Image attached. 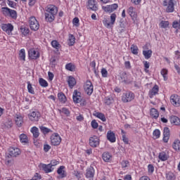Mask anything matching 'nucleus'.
Wrapping results in <instances>:
<instances>
[{
	"label": "nucleus",
	"mask_w": 180,
	"mask_h": 180,
	"mask_svg": "<svg viewBox=\"0 0 180 180\" xmlns=\"http://www.w3.org/2000/svg\"><path fill=\"white\" fill-rule=\"evenodd\" d=\"M131 51L132 54H135L136 56H137V54H139V47H137V46H136V45H131Z\"/></svg>",
	"instance_id": "obj_44"
},
{
	"label": "nucleus",
	"mask_w": 180,
	"mask_h": 180,
	"mask_svg": "<svg viewBox=\"0 0 180 180\" xmlns=\"http://www.w3.org/2000/svg\"><path fill=\"white\" fill-rule=\"evenodd\" d=\"M27 90L30 94L34 95V90L33 89V87L32 86V84H30V82H27Z\"/></svg>",
	"instance_id": "obj_49"
},
{
	"label": "nucleus",
	"mask_w": 180,
	"mask_h": 180,
	"mask_svg": "<svg viewBox=\"0 0 180 180\" xmlns=\"http://www.w3.org/2000/svg\"><path fill=\"white\" fill-rule=\"evenodd\" d=\"M84 89L87 95H92L94 92V85L92 82H91V81H86L84 85Z\"/></svg>",
	"instance_id": "obj_7"
},
{
	"label": "nucleus",
	"mask_w": 180,
	"mask_h": 180,
	"mask_svg": "<svg viewBox=\"0 0 180 180\" xmlns=\"http://www.w3.org/2000/svg\"><path fill=\"white\" fill-rule=\"evenodd\" d=\"M9 155L11 157H18V155H20V149L15 147H11L8 149Z\"/></svg>",
	"instance_id": "obj_13"
},
{
	"label": "nucleus",
	"mask_w": 180,
	"mask_h": 180,
	"mask_svg": "<svg viewBox=\"0 0 180 180\" xmlns=\"http://www.w3.org/2000/svg\"><path fill=\"white\" fill-rule=\"evenodd\" d=\"M58 98L61 103H65L67 102V97L63 93H58Z\"/></svg>",
	"instance_id": "obj_32"
},
{
	"label": "nucleus",
	"mask_w": 180,
	"mask_h": 180,
	"mask_svg": "<svg viewBox=\"0 0 180 180\" xmlns=\"http://www.w3.org/2000/svg\"><path fill=\"white\" fill-rule=\"evenodd\" d=\"M51 143L52 146H60L61 143V136L58 134H53L51 136Z\"/></svg>",
	"instance_id": "obj_6"
},
{
	"label": "nucleus",
	"mask_w": 180,
	"mask_h": 180,
	"mask_svg": "<svg viewBox=\"0 0 180 180\" xmlns=\"http://www.w3.org/2000/svg\"><path fill=\"white\" fill-rule=\"evenodd\" d=\"M159 88L158 86L155 85L151 91L149 92V96L150 98H153L155 95H157L158 94Z\"/></svg>",
	"instance_id": "obj_23"
},
{
	"label": "nucleus",
	"mask_w": 180,
	"mask_h": 180,
	"mask_svg": "<svg viewBox=\"0 0 180 180\" xmlns=\"http://www.w3.org/2000/svg\"><path fill=\"white\" fill-rule=\"evenodd\" d=\"M2 13L5 15V16H9V13L11 12V8L8 7H3L2 8Z\"/></svg>",
	"instance_id": "obj_48"
},
{
	"label": "nucleus",
	"mask_w": 180,
	"mask_h": 180,
	"mask_svg": "<svg viewBox=\"0 0 180 180\" xmlns=\"http://www.w3.org/2000/svg\"><path fill=\"white\" fill-rule=\"evenodd\" d=\"M102 157H103V161H105V162H109V161H110V159L112 158V155H110V153L108 152H104L103 153Z\"/></svg>",
	"instance_id": "obj_27"
},
{
	"label": "nucleus",
	"mask_w": 180,
	"mask_h": 180,
	"mask_svg": "<svg viewBox=\"0 0 180 180\" xmlns=\"http://www.w3.org/2000/svg\"><path fill=\"white\" fill-rule=\"evenodd\" d=\"M93 115L96 117H98V119L102 120V122H105L106 120V117H105V114L102 112H94Z\"/></svg>",
	"instance_id": "obj_29"
},
{
	"label": "nucleus",
	"mask_w": 180,
	"mask_h": 180,
	"mask_svg": "<svg viewBox=\"0 0 180 180\" xmlns=\"http://www.w3.org/2000/svg\"><path fill=\"white\" fill-rule=\"evenodd\" d=\"M150 116L153 119H158V116H160V113L158 112V110L155 108H151L150 109Z\"/></svg>",
	"instance_id": "obj_26"
},
{
	"label": "nucleus",
	"mask_w": 180,
	"mask_h": 180,
	"mask_svg": "<svg viewBox=\"0 0 180 180\" xmlns=\"http://www.w3.org/2000/svg\"><path fill=\"white\" fill-rule=\"evenodd\" d=\"M28 56L31 60H37V58L40 57V53H39V51H35L34 49H30L28 51Z\"/></svg>",
	"instance_id": "obj_11"
},
{
	"label": "nucleus",
	"mask_w": 180,
	"mask_h": 180,
	"mask_svg": "<svg viewBox=\"0 0 180 180\" xmlns=\"http://www.w3.org/2000/svg\"><path fill=\"white\" fill-rule=\"evenodd\" d=\"M102 9L103 11H104V12L108 13H112V9L110 8V6L108 5L106 6H102Z\"/></svg>",
	"instance_id": "obj_50"
},
{
	"label": "nucleus",
	"mask_w": 180,
	"mask_h": 180,
	"mask_svg": "<svg viewBox=\"0 0 180 180\" xmlns=\"http://www.w3.org/2000/svg\"><path fill=\"white\" fill-rule=\"evenodd\" d=\"M73 25H75V26H76L77 27H78V26H79V19L78 18H75L74 19H73Z\"/></svg>",
	"instance_id": "obj_56"
},
{
	"label": "nucleus",
	"mask_w": 180,
	"mask_h": 180,
	"mask_svg": "<svg viewBox=\"0 0 180 180\" xmlns=\"http://www.w3.org/2000/svg\"><path fill=\"white\" fill-rule=\"evenodd\" d=\"M8 4L11 6V8H15L16 6V3L12 1L8 0Z\"/></svg>",
	"instance_id": "obj_63"
},
{
	"label": "nucleus",
	"mask_w": 180,
	"mask_h": 180,
	"mask_svg": "<svg viewBox=\"0 0 180 180\" xmlns=\"http://www.w3.org/2000/svg\"><path fill=\"white\" fill-rule=\"evenodd\" d=\"M103 23L105 26V27H109L111 25V22H110L108 20H103Z\"/></svg>",
	"instance_id": "obj_61"
},
{
	"label": "nucleus",
	"mask_w": 180,
	"mask_h": 180,
	"mask_svg": "<svg viewBox=\"0 0 180 180\" xmlns=\"http://www.w3.org/2000/svg\"><path fill=\"white\" fill-rule=\"evenodd\" d=\"M175 0H165L163 1V6H167V9H166V12H167V13H172V12H174V11H175V4H174Z\"/></svg>",
	"instance_id": "obj_2"
},
{
	"label": "nucleus",
	"mask_w": 180,
	"mask_h": 180,
	"mask_svg": "<svg viewBox=\"0 0 180 180\" xmlns=\"http://www.w3.org/2000/svg\"><path fill=\"white\" fill-rule=\"evenodd\" d=\"M64 166H60L58 169V175H60V178H65V176H67V174H65V172L63 170L64 169Z\"/></svg>",
	"instance_id": "obj_28"
},
{
	"label": "nucleus",
	"mask_w": 180,
	"mask_h": 180,
	"mask_svg": "<svg viewBox=\"0 0 180 180\" xmlns=\"http://www.w3.org/2000/svg\"><path fill=\"white\" fill-rule=\"evenodd\" d=\"M110 8H111L112 12H114V11H116V9L119 8V5H117V4H114L110 5Z\"/></svg>",
	"instance_id": "obj_57"
},
{
	"label": "nucleus",
	"mask_w": 180,
	"mask_h": 180,
	"mask_svg": "<svg viewBox=\"0 0 180 180\" xmlns=\"http://www.w3.org/2000/svg\"><path fill=\"white\" fill-rule=\"evenodd\" d=\"M121 82H124V84H130V82H133V78L131 77V75L129 73H126V72H123L120 74Z\"/></svg>",
	"instance_id": "obj_5"
},
{
	"label": "nucleus",
	"mask_w": 180,
	"mask_h": 180,
	"mask_svg": "<svg viewBox=\"0 0 180 180\" xmlns=\"http://www.w3.org/2000/svg\"><path fill=\"white\" fill-rule=\"evenodd\" d=\"M170 102L173 106L179 107L180 105V96L174 94L170 96Z\"/></svg>",
	"instance_id": "obj_8"
},
{
	"label": "nucleus",
	"mask_w": 180,
	"mask_h": 180,
	"mask_svg": "<svg viewBox=\"0 0 180 180\" xmlns=\"http://www.w3.org/2000/svg\"><path fill=\"white\" fill-rule=\"evenodd\" d=\"M39 129L43 134H48L51 131V129L43 126L39 127Z\"/></svg>",
	"instance_id": "obj_40"
},
{
	"label": "nucleus",
	"mask_w": 180,
	"mask_h": 180,
	"mask_svg": "<svg viewBox=\"0 0 180 180\" xmlns=\"http://www.w3.org/2000/svg\"><path fill=\"white\" fill-rule=\"evenodd\" d=\"M160 73L164 78V81H167V79H168V77H167V75H168V70L167 69H163L161 70Z\"/></svg>",
	"instance_id": "obj_46"
},
{
	"label": "nucleus",
	"mask_w": 180,
	"mask_h": 180,
	"mask_svg": "<svg viewBox=\"0 0 180 180\" xmlns=\"http://www.w3.org/2000/svg\"><path fill=\"white\" fill-rule=\"evenodd\" d=\"M60 113H63V115H65V116L68 117L70 116V110L67 108H63L61 110H59Z\"/></svg>",
	"instance_id": "obj_43"
},
{
	"label": "nucleus",
	"mask_w": 180,
	"mask_h": 180,
	"mask_svg": "<svg viewBox=\"0 0 180 180\" xmlns=\"http://www.w3.org/2000/svg\"><path fill=\"white\" fill-rule=\"evenodd\" d=\"M58 12V8L57 6L54 5L47 6L45 11V20L51 23L56 19Z\"/></svg>",
	"instance_id": "obj_1"
},
{
	"label": "nucleus",
	"mask_w": 180,
	"mask_h": 180,
	"mask_svg": "<svg viewBox=\"0 0 180 180\" xmlns=\"http://www.w3.org/2000/svg\"><path fill=\"white\" fill-rule=\"evenodd\" d=\"M58 164H60L58 161H57L56 160H53L49 163V165L53 168V167H56V165H58Z\"/></svg>",
	"instance_id": "obj_55"
},
{
	"label": "nucleus",
	"mask_w": 180,
	"mask_h": 180,
	"mask_svg": "<svg viewBox=\"0 0 180 180\" xmlns=\"http://www.w3.org/2000/svg\"><path fill=\"white\" fill-rule=\"evenodd\" d=\"M116 17H117V15L115 13L111 14V15H110L111 25H115V22H116Z\"/></svg>",
	"instance_id": "obj_52"
},
{
	"label": "nucleus",
	"mask_w": 180,
	"mask_h": 180,
	"mask_svg": "<svg viewBox=\"0 0 180 180\" xmlns=\"http://www.w3.org/2000/svg\"><path fill=\"white\" fill-rule=\"evenodd\" d=\"M51 46L53 47V49H56L57 51L61 49V44H60L59 42L57 41V40H53L51 41Z\"/></svg>",
	"instance_id": "obj_34"
},
{
	"label": "nucleus",
	"mask_w": 180,
	"mask_h": 180,
	"mask_svg": "<svg viewBox=\"0 0 180 180\" xmlns=\"http://www.w3.org/2000/svg\"><path fill=\"white\" fill-rule=\"evenodd\" d=\"M163 141L164 143H168L169 140V128L165 127L163 131Z\"/></svg>",
	"instance_id": "obj_19"
},
{
	"label": "nucleus",
	"mask_w": 180,
	"mask_h": 180,
	"mask_svg": "<svg viewBox=\"0 0 180 180\" xmlns=\"http://www.w3.org/2000/svg\"><path fill=\"white\" fill-rule=\"evenodd\" d=\"M143 65L146 68L145 69L146 72H148V68H150V63L147 61H143Z\"/></svg>",
	"instance_id": "obj_58"
},
{
	"label": "nucleus",
	"mask_w": 180,
	"mask_h": 180,
	"mask_svg": "<svg viewBox=\"0 0 180 180\" xmlns=\"http://www.w3.org/2000/svg\"><path fill=\"white\" fill-rule=\"evenodd\" d=\"M107 140L110 141V143H115L116 142V136L115 133L112 131H108L107 132Z\"/></svg>",
	"instance_id": "obj_18"
},
{
	"label": "nucleus",
	"mask_w": 180,
	"mask_h": 180,
	"mask_svg": "<svg viewBox=\"0 0 180 180\" xmlns=\"http://www.w3.org/2000/svg\"><path fill=\"white\" fill-rule=\"evenodd\" d=\"M174 29H180V19L179 21H174L172 24Z\"/></svg>",
	"instance_id": "obj_51"
},
{
	"label": "nucleus",
	"mask_w": 180,
	"mask_h": 180,
	"mask_svg": "<svg viewBox=\"0 0 180 180\" xmlns=\"http://www.w3.org/2000/svg\"><path fill=\"white\" fill-rule=\"evenodd\" d=\"M42 169L46 173L49 174V172H52V171L54 169L50 164L49 165H42Z\"/></svg>",
	"instance_id": "obj_24"
},
{
	"label": "nucleus",
	"mask_w": 180,
	"mask_h": 180,
	"mask_svg": "<svg viewBox=\"0 0 180 180\" xmlns=\"http://www.w3.org/2000/svg\"><path fill=\"white\" fill-rule=\"evenodd\" d=\"M28 117L32 122H37L39 121V117H40V112L38 111H32L28 115Z\"/></svg>",
	"instance_id": "obj_10"
},
{
	"label": "nucleus",
	"mask_w": 180,
	"mask_h": 180,
	"mask_svg": "<svg viewBox=\"0 0 180 180\" xmlns=\"http://www.w3.org/2000/svg\"><path fill=\"white\" fill-rule=\"evenodd\" d=\"M153 136L155 137V139H160V136H161V132L160 131V129H155L153 131Z\"/></svg>",
	"instance_id": "obj_53"
},
{
	"label": "nucleus",
	"mask_w": 180,
	"mask_h": 180,
	"mask_svg": "<svg viewBox=\"0 0 180 180\" xmlns=\"http://www.w3.org/2000/svg\"><path fill=\"white\" fill-rule=\"evenodd\" d=\"M160 27L162 29H167L169 26V22L162 20L159 24Z\"/></svg>",
	"instance_id": "obj_38"
},
{
	"label": "nucleus",
	"mask_w": 180,
	"mask_h": 180,
	"mask_svg": "<svg viewBox=\"0 0 180 180\" xmlns=\"http://www.w3.org/2000/svg\"><path fill=\"white\" fill-rule=\"evenodd\" d=\"M19 59L22 61H26V52L23 49L20 51Z\"/></svg>",
	"instance_id": "obj_31"
},
{
	"label": "nucleus",
	"mask_w": 180,
	"mask_h": 180,
	"mask_svg": "<svg viewBox=\"0 0 180 180\" xmlns=\"http://www.w3.org/2000/svg\"><path fill=\"white\" fill-rule=\"evenodd\" d=\"M172 147L175 151H180V141L179 140H175L173 143Z\"/></svg>",
	"instance_id": "obj_35"
},
{
	"label": "nucleus",
	"mask_w": 180,
	"mask_h": 180,
	"mask_svg": "<svg viewBox=\"0 0 180 180\" xmlns=\"http://www.w3.org/2000/svg\"><path fill=\"white\" fill-rule=\"evenodd\" d=\"M8 16H11L13 19H16L18 18V13L16 11L11 9Z\"/></svg>",
	"instance_id": "obj_45"
},
{
	"label": "nucleus",
	"mask_w": 180,
	"mask_h": 180,
	"mask_svg": "<svg viewBox=\"0 0 180 180\" xmlns=\"http://www.w3.org/2000/svg\"><path fill=\"white\" fill-rule=\"evenodd\" d=\"M20 140L21 143H25V144H27V143H29L27 136L25 134H22L21 135H20Z\"/></svg>",
	"instance_id": "obj_37"
},
{
	"label": "nucleus",
	"mask_w": 180,
	"mask_h": 180,
	"mask_svg": "<svg viewBox=\"0 0 180 180\" xmlns=\"http://www.w3.org/2000/svg\"><path fill=\"white\" fill-rule=\"evenodd\" d=\"M29 24L31 30H34V32H37L40 28V24H39V21H37L35 17L30 18Z\"/></svg>",
	"instance_id": "obj_3"
},
{
	"label": "nucleus",
	"mask_w": 180,
	"mask_h": 180,
	"mask_svg": "<svg viewBox=\"0 0 180 180\" xmlns=\"http://www.w3.org/2000/svg\"><path fill=\"white\" fill-rule=\"evenodd\" d=\"M122 141H124V143L125 144H129V138L126 137V134H122Z\"/></svg>",
	"instance_id": "obj_60"
},
{
	"label": "nucleus",
	"mask_w": 180,
	"mask_h": 180,
	"mask_svg": "<svg viewBox=\"0 0 180 180\" xmlns=\"http://www.w3.org/2000/svg\"><path fill=\"white\" fill-rule=\"evenodd\" d=\"M39 85H41V86L43 88H47V86H49V83L43 78H39Z\"/></svg>",
	"instance_id": "obj_39"
},
{
	"label": "nucleus",
	"mask_w": 180,
	"mask_h": 180,
	"mask_svg": "<svg viewBox=\"0 0 180 180\" xmlns=\"http://www.w3.org/2000/svg\"><path fill=\"white\" fill-rule=\"evenodd\" d=\"M31 133H32L33 137H34V139H37L39 136H40V132H39V128H37V127H33L31 129Z\"/></svg>",
	"instance_id": "obj_25"
},
{
	"label": "nucleus",
	"mask_w": 180,
	"mask_h": 180,
	"mask_svg": "<svg viewBox=\"0 0 180 180\" xmlns=\"http://www.w3.org/2000/svg\"><path fill=\"white\" fill-rule=\"evenodd\" d=\"M101 75L103 78H107L108 77V70L105 68L101 69Z\"/></svg>",
	"instance_id": "obj_54"
},
{
	"label": "nucleus",
	"mask_w": 180,
	"mask_h": 180,
	"mask_svg": "<svg viewBox=\"0 0 180 180\" xmlns=\"http://www.w3.org/2000/svg\"><path fill=\"white\" fill-rule=\"evenodd\" d=\"M170 122L172 124H174L175 126H179L180 125V119L179 117L173 115L170 117Z\"/></svg>",
	"instance_id": "obj_22"
},
{
	"label": "nucleus",
	"mask_w": 180,
	"mask_h": 180,
	"mask_svg": "<svg viewBox=\"0 0 180 180\" xmlns=\"http://www.w3.org/2000/svg\"><path fill=\"white\" fill-rule=\"evenodd\" d=\"M166 178L167 180H175V174L172 172H168L166 174Z\"/></svg>",
	"instance_id": "obj_47"
},
{
	"label": "nucleus",
	"mask_w": 180,
	"mask_h": 180,
	"mask_svg": "<svg viewBox=\"0 0 180 180\" xmlns=\"http://www.w3.org/2000/svg\"><path fill=\"white\" fill-rule=\"evenodd\" d=\"M94 175H95V169H94V167H90L86 169V178H94Z\"/></svg>",
	"instance_id": "obj_21"
},
{
	"label": "nucleus",
	"mask_w": 180,
	"mask_h": 180,
	"mask_svg": "<svg viewBox=\"0 0 180 180\" xmlns=\"http://www.w3.org/2000/svg\"><path fill=\"white\" fill-rule=\"evenodd\" d=\"M39 179H41L40 174L38 173H36L31 180H39Z\"/></svg>",
	"instance_id": "obj_64"
},
{
	"label": "nucleus",
	"mask_w": 180,
	"mask_h": 180,
	"mask_svg": "<svg viewBox=\"0 0 180 180\" xmlns=\"http://www.w3.org/2000/svg\"><path fill=\"white\" fill-rule=\"evenodd\" d=\"M143 55L144 56L146 60H148L151 58V56H153V51L151 50L143 51Z\"/></svg>",
	"instance_id": "obj_30"
},
{
	"label": "nucleus",
	"mask_w": 180,
	"mask_h": 180,
	"mask_svg": "<svg viewBox=\"0 0 180 180\" xmlns=\"http://www.w3.org/2000/svg\"><path fill=\"white\" fill-rule=\"evenodd\" d=\"M168 158H169V156L165 152H161L159 153V159L161 161H167Z\"/></svg>",
	"instance_id": "obj_33"
},
{
	"label": "nucleus",
	"mask_w": 180,
	"mask_h": 180,
	"mask_svg": "<svg viewBox=\"0 0 180 180\" xmlns=\"http://www.w3.org/2000/svg\"><path fill=\"white\" fill-rule=\"evenodd\" d=\"M91 127H93V129H98V122H96V120L91 122Z\"/></svg>",
	"instance_id": "obj_62"
},
{
	"label": "nucleus",
	"mask_w": 180,
	"mask_h": 180,
	"mask_svg": "<svg viewBox=\"0 0 180 180\" xmlns=\"http://www.w3.org/2000/svg\"><path fill=\"white\" fill-rule=\"evenodd\" d=\"M68 46H72L75 44V37L74 35L70 34L68 36Z\"/></svg>",
	"instance_id": "obj_36"
},
{
	"label": "nucleus",
	"mask_w": 180,
	"mask_h": 180,
	"mask_svg": "<svg viewBox=\"0 0 180 180\" xmlns=\"http://www.w3.org/2000/svg\"><path fill=\"white\" fill-rule=\"evenodd\" d=\"M88 8L91 9V11H98V3L95 0H89Z\"/></svg>",
	"instance_id": "obj_16"
},
{
	"label": "nucleus",
	"mask_w": 180,
	"mask_h": 180,
	"mask_svg": "<svg viewBox=\"0 0 180 180\" xmlns=\"http://www.w3.org/2000/svg\"><path fill=\"white\" fill-rule=\"evenodd\" d=\"M20 32L22 33V34H23V36H27V34H29V28L26 27H20Z\"/></svg>",
	"instance_id": "obj_41"
},
{
	"label": "nucleus",
	"mask_w": 180,
	"mask_h": 180,
	"mask_svg": "<svg viewBox=\"0 0 180 180\" xmlns=\"http://www.w3.org/2000/svg\"><path fill=\"white\" fill-rule=\"evenodd\" d=\"M68 84L71 89L77 85V81L75 80V78L72 76H69L68 80Z\"/></svg>",
	"instance_id": "obj_20"
},
{
	"label": "nucleus",
	"mask_w": 180,
	"mask_h": 180,
	"mask_svg": "<svg viewBox=\"0 0 180 180\" xmlns=\"http://www.w3.org/2000/svg\"><path fill=\"white\" fill-rule=\"evenodd\" d=\"M127 13L131 16L133 22H136L137 20V13L136 12V8L133 6H130L127 9Z\"/></svg>",
	"instance_id": "obj_9"
},
{
	"label": "nucleus",
	"mask_w": 180,
	"mask_h": 180,
	"mask_svg": "<svg viewBox=\"0 0 180 180\" xmlns=\"http://www.w3.org/2000/svg\"><path fill=\"white\" fill-rule=\"evenodd\" d=\"M72 98L75 103H79L81 101H82V98L81 97V92L78 91V90L74 91Z\"/></svg>",
	"instance_id": "obj_12"
},
{
	"label": "nucleus",
	"mask_w": 180,
	"mask_h": 180,
	"mask_svg": "<svg viewBox=\"0 0 180 180\" xmlns=\"http://www.w3.org/2000/svg\"><path fill=\"white\" fill-rule=\"evenodd\" d=\"M65 68L68 70V71H75V65H74L72 63H68L65 65Z\"/></svg>",
	"instance_id": "obj_42"
},
{
	"label": "nucleus",
	"mask_w": 180,
	"mask_h": 180,
	"mask_svg": "<svg viewBox=\"0 0 180 180\" xmlns=\"http://www.w3.org/2000/svg\"><path fill=\"white\" fill-rule=\"evenodd\" d=\"M51 148V146H50V145L49 144L44 145V150L45 151V153H49Z\"/></svg>",
	"instance_id": "obj_59"
},
{
	"label": "nucleus",
	"mask_w": 180,
	"mask_h": 180,
	"mask_svg": "<svg viewBox=\"0 0 180 180\" xmlns=\"http://www.w3.org/2000/svg\"><path fill=\"white\" fill-rule=\"evenodd\" d=\"M134 99V94L131 91H126L122 96V101L124 103L131 102Z\"/></svg>",
	"instance_id": "obj_4"
},
{
	"label": "nucleus",
	"mask_w": 180,
	"mask_h": 180,
	"mask_svg": "<svg viewBox=\"0 0 180 180\" xmlns=\"http://www.w3.org/2000/svg\"><path fill=\"white\" fill-rule=\"evenodd\" d=\"M2 30H4V32H6L7 34H11V33H12L13 30V25H12V24L11 23L4 24L2 25Z\"/></svg>",
	"instance_id": "obj_15"
},
{
	"label": "nucleus",
	"mask_w": 180,
	"mask_h": 180,
	"mask_svg": "<svg viewBox=\"0 0 180 180\" xmlns=\"http://www.w3.org/2000/svg\"><path fill=\"white\" fill-rule=\"evenodd\" d=\"M89 144L91 147H93L94 148L98 147V146H99V139L98 138V136H94L93 137H91L89 139Z\"/></svg>",
	"instance_id": "obj_14"
},
{
	"label": "nucleus",
	"mask_w": 180,
	"mask_h": 180,
	"mask_svg": "<svg viewBox=\"0 0 180 180\" xmlns=\"http://www.w3.org/2000/svg\"><path fill=\"white\" fill-rule=\"evenodd\" d=\"M15 122L18 127H22V124H23V117H22L20 114H16L15 116Z\"/></svg>",
	"instance_id": "obj_17"
}]
</instances>
